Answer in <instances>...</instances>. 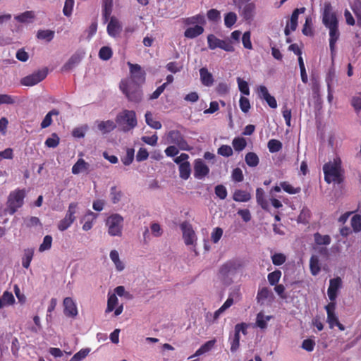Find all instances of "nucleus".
<instances>
[{
    "mask_svg": "<svg viewBox=\"0 0 361 361\" xmlns=\"http://www.w3.org/2000/svg\"><path fill=\"white\" fill-rule=\"evenodd\" d=\"M194 177L197 179L202 180L207 176L210 172V169L201 159H197L194 161Z\"/></svg>",
    "mask_w": 361,
    "mask_h": 361,
    "instance_id": "4468645a",
    "label": "nucleus"
},
{
    "mask_svg": "<svg viewBox=\"0 0 361 361\" xmlns=\"http://www.w3.org/2000/svg\"><path fill=\"white\" fill-rule=\"evenodd\" d=\"M34 256V248L28 247L24 250V254L22 258V265L27 269L30 266V262Z\"/></svg>",
    "mask_w": 361,
    "mask_h": 361,
    "instance_id": "c756f323",
    "label": "nucleus"
},
{
    "mask_svg": "<svg viewBox=\"0 0 361 361\" xmlns=\"http://www.w3.org/2000/svg\"><path fill=\"white\" fill-rule=\"evenodd\" d=\"M245 164L250 167H255L259 163V159L258 155L253 152H249L245 154Z\"/></svg>",
    "mask_w": 361,
    "mask_h": 361,
    "instance_id": "7c9ffc66",
    "label": "nucleus"
},
{
    "mask_svg": "<svg viewBox=\"0 0 361 361\" xmlns=\"http://www.w3.org/2000/svg\"><path fill=\"white\" fill-rule=\"evenodd\" d=\"M351 225L354 231H360L361 230V216H354L351 219Z\"/></svg>",
    "mask_w": 361,
    "mask_h": 361,
    "instance_id": "774afa93",
    "label": "nucleus"
},
{
    "mask_svg": "<svg viewBox=\"0 0 361 361\" xmlns=\"http://www.w3.org/2000/svg\"><path fill=\"white\" fill-rule=\"evenodd\" d=\"M16 102V97L8 94H0V105H13Z\"/></svg>",
    "mask_w": 361,
    "mask_h": 361,
    "instance_id": "603ef678",
    "label": "nucleus"
},
{
    "mask_svg": "<svg viewBox=\"0 0 361 361\" xmlns=\"http://www.w3.org/2000/svg\"><path fill=\"white\" fill-rule=\"evenodd\" d=\"M83 57L81 53H75L73 54L63 67V71H70L76 65L79 64Z\"/></svg>",
    "mask_w": 361,
    "mask_h": 361,
    "instance_id": "4be33fe9",
    "label": "nucleus"
},
{
    "mask_svg": "<svg viewBox=\"0 0 361 361\" xmlns=\"http://www.w3.org/2000/svg\"><path fill=\"white\" fill-rule=\"evenodd\" d=\"M271 295L267 287H263L258 290L257 295V302L263 305L264 301Z\"/></svg>",
    "mask_w": 361,
    "mask_h": 361,
    "instance_id": "37998d69",
    "label": "nucleus"
},
{
    "mask_svg": "<svg viewBox=\"0 0 361 361\" xmlns=\"http://www.w3.org/2000/svg\"><path fill=\"white\" fill-rule=\"evenodd\" d=\"M281 185L283 190L289 194L298 193L301 190L300 188H294L293 185L286 181L281 183Z\"/></svg>",
    "mask_w": 361,
    "mask_h": 361,
    "instance_id": "bf43d9fd",
    "label": "nucleus"
},
{
    "mask_svg": "<svg viewBox=\"0 0 361 361\" xmlns=\"http://www.w3.org/2000/svg\"><path fill=\"white\" fill-rule=\"evenodd\" d=\"M47 76V68L38 70L21 79V84L24 86H34L43 80Z\"/></svg>",
    "mask_w": 361,
    "mask_h": 361,
    "instance_id": "f8f14e48",
    "label": "nucleus"
},
{
    "mask_svg": "<svg viewBox=\"0 0 361 361\" xmlns=\"http://www.w3.org/2000/svg\"><path fill=\"white\" fill-rule=\"evenodd\" d=\"M221 39L216 37L215 35L210 34L207 37L208 47L210 50H214L219 48Z\"/></svg>",
    "mask_w": 361,
    "mask_h": 361,
    "instance_id": "8fccbe9b",
    "label": "nucleus"
},
{
    "mask_svg": "<svg viewBox=\"0 0 361 361\" xmlns=\"http://www.w3.org/2000/svg\"><path fill=\"white\" fill-rule=\"evenodd\" d=\"M282 273L279 269H276L274 271L269 273L267 276V280L270 285H276L280 280Z\"/></svg>",
    "mask_w": 361,
    "mask_h": 361,
    "instance_id": "09e8293b",
    "label": "nucleus"
},
{
    "mask_svg": "<svg viewBox=\"0 0 361 361\" xmlns=\"http://www.w3.org/2000/svg\"><path fill=\"white\" fill-rule=\"evenodd\" d=\"M237 20V15L234 12H228L225 15L224 23L228 28H231Z\"/></svg>",
    "mask_w": 361,
    "mask_h": 361,
    "instance_id": "864d4df0",
    "label": "nucleus"
},
{
    "mask_svg": "<svg viewBox=\"0 0 361 361\" xmlns=\"http://www.w3.org/2000/svg\"><path fill=\"white\" fill-rule=\"evenodd\" d=\"M113 0H102V18L107 22L112 13Z\"/></svg>",
    "mask_w": 361,
    "mask_h": 361,
    "instance_id": "b1692460",
    "label": "nucleus"
},
{
    "mask_svg": "<svg viewBox=\"0 0 361 361\" xmlns=\"http://www.w3.org/2000/svg\"><path fill=\"white\" fill-rule=\"evenodd\" d=\"M110 196L111 202L116 204L120 202L122 197V192L116 186H112L110 190Z\"/></svg>",
    "mask_w": 361,
    "mask_h": 361,
    "instance_id": "3c124183",
    "label": "nucleus"
},
{
    "mask_svg": "<svg viewBox=\"0 0 361 361\" xmlns=\"http://www.w3.org/2000/svg\"><path fill=\"white\" fill-rule=\"evenodd\" d=\"M116 122L120 126L126 125L123 127L124 131L133 129L137 125L136 113L133 110L125 109L116 116Z\"/></svg>",
    "mask_w": 361,
    "mask_h": 361,
    "instance_id": "39448f33",
    "label": "nucleus"
},
{
    "mask_svg": "<svg viewBox=\"0 0 361 361\" xmlns=\"http://www.w3.org/2000/svg\"><path fill=\"white\" fill-rule=\"evenodd\" d=\"M135 157V149L133 148H128L126 154L121 158V161L125 166H129L134 160Z\"/></svg>",
    "mask_w": 361,
    "mask_h": 361,
    "instance_id": "a18cd8bd",
    "label": "nucleus"
},
{
    "mask_svg": "<svg viewBox=\"0 0 361 361\" xmlns=\"http://www.w3.org/2000/svg\"><path fill=\"white\" fill-rule=\"evenodd\" d=\"M329 30V48L331 51V60L334 61L336 56V43L340 37L338 30V24L332 25L328 28Z\"/></svg>",
    "mask_w": 361,
    "mask_h": 361,
    "instance_id": "ddd939ff",
    "label": "nucleus"
},
{
    "mask_svg": "<svg viewBox=\"0 0 361 361\" xmlns=\"http://www.w3.org/2000/svg\"><path fill=\"white\" fill-rule=\"evenodd\" d=\"M118 302V299L116 294L109 295L107 300V306L105 310L106 313H109L114 311Z\"/></svg>",
    "mask_w": 361,
    "mask_h": 361,
    "instance_id": "79ce46f5",
    "label": "nucleus"
},
{
    "mask_svg": "<svg viewBox=\"0 0 361 361\" xmlns=\"http://www.w3.org/2000/svg\"><path fill=\"white\" fill-rule=\"evenodd\" d=\"M60 142V138L58 135L55 133H52L51 137H49L45 142L46 146L48 147L54 148L56 147Z\"/></svg>",
    "mask_w": 361,
    "mask_h": 361,
    "instance_id": "6e6d98bb",
    "label": "nucleus"
},
{
    "mask_svg": "<svg viewBox=\"0 0 361 361\" xmlns=\"http://www.w3.org/2000/svg\"><path fill=\"white\" fill-rule=\"evenodd\" d=\"M202 25H195L193 27L188 28L185 32L184 36L187 38L193 39L204 32Z\"/></svg>",
    "mask_w": 361,
    "mask_h": 361,
    "instance_id": "cd10ccee",
    "label": "nucleus"
},
{
    "mask_svg": "<svg viewBox=\"0 0 361 361\" xmlns=\"http://www.w3.org/2000/svg\"><path fill=\"white\" fill-rule=\"evenodd\" d=\"M64 314L71 318H75L78 314V307L75 301L70 297L63 300Z\"/></svg>",
    "mask_w": 361,
    "mask_h": 361,
    "instance_id": "2eb2a0df",
    "label": "nucleus"
},
{
    "mask_svg": "<svg viewBox=\"0 0 361 361\" xmlns=\"http://www.w3.org/2000/svg\"><path fill=\"white\" fill-rule=\"evenodd\" d=\"M342 281L340 277L332 279L329 281V286L327 290L329 298L334 302L338 296V290L341 288Z\"/></svg>",
    "mask_w": 361,
    "mask_h": 361,
    "instance_id": "f3484780",
    "label": "nucleus"
},
{
    "mask_svg": "<svg viewBox=\"0 0 361 361\" xmlns=\"http://www.w3.org/2000/svg\"><path fill=\"white\" fill-rule=\"evenodd\" d=\"M25 197V191L24 190L18 189L12 191L8 195L5 214L13 215L18 209L23 205Z\"/></svg>",
    "mask_w": 361,
    "mask_h": 361,
    "instance_id": "20e7f679",
    "label": "nucleus"
},
{
    "mask_svg": "<svg viewBox=\"0 0 361 361\" xmlns=\"http://www.w3.org/2000/svg\"><path fill=\"white\" fill-rule=\"evenodd\" d=\"M112 55V50L108 47H102L99 52V56L102 60H108L111 58Z\"/></svg>",
    "mask_w": 361,
    "mask_h": 361,
    "instance_id": "13d9d810",
    "label": "nucleus"
},
{
    "mask_svg": "<svg viewBox=\"0 0 361 361\" xmlns=\"http://www.w3.org/2000/svg\"><path fill=\"white\" fill-rule=\"evenodd\" d=\"M99 131L103 133H108L116 129V124L113 121H101L97 126Z\"/></svg>",
    "mask_w": 361,
    "mask_h": 361,
    "instance_id": "c85d7f7f",
    "label": "nucleus"
},
{
    "mask_svg": "<svg viewBox=\"0 0 361 361\" xmlns=\"http://www.w3.org/2000/svg\"><path fill=\"white\" fill-rule=\"evenodd\" d=\"M145 116V122L149 126L157 130L161 128V123L154 120L153 115L151 111H147Z\"/></svg>",
    "mask_w": 361,
    "mask_h": 361,
    "instance_id": "c03bdc74",
    "label": "nucleus"
},
{
    "mask_svg": "<svg viewBox=\"0 0 361 361\" xmlns=\"http://www.w3.org/2000/svg\"><path fill=\"white\" fill-rule=\"evenodd\" d=\"M183 23L185 25H200V26H203L206 23L205 16L203 14H197L195 16L185 18L183 19Z\"/></svg>",
    "mask_w": 361,
    "mask_h": 361,
    "instance_id": "393cba45",
    "label": "nucleus"
},
{
    "mask_svg": "<svg viewBox=\"0 0 361 361\" xmlns=\"http://www.w3.org/2000/svg\"><path fill=\"white\" fill-rule=\"evenodd\" d=\"M305 11V8H296L293 11L289 22L287 23V24H289L290 28L292 31H295L297 29L298 16L300 13H303Z\"/></svg>",
    "mask_w": 361,
    "mask_h": 361,
    "instance_id": "a878e982",
    "label": "nucleus"
},
{
    "mask_svg": "<svg viewBox=\"0 0 361 361\" xmlns=\"http://www.w3.org/2000/svg\"><path fill=\"white\" fill-rule=\"evenodd\" d=\"M256 5L253 2H247L242 10L241 16L247 21L253 20L255 15Z\"/></svg>",
    "mask_w": 361,
    "mask_h": 361,
    "instance_id": "6ab92c4d",
    "label": "nucleus"
},
{
    "mask_svg": "<svg viewBox=\"0 0 361 361\" xmlns=\"http://www.w3.org/2000/svg\"><path fill=\"white\" fill-rule=\"evenodd\" d=\"M89 164L85 162L84 159H80L72 167V173L73 174H78L83 171L89 169Z\"/></svg>",
    "mask_w": 361,
    "mask_h": 361,
    "instance_id": "2f4dec72",
    "label": "nucleus"
},
{
    "mask_svg": "<svg viewBox=\"0 0 361 361\" xmlns=\"http://www.w3.org/2000/svg\"><path fill=\"white\" fill-rule=\"evenodd\" d=\"M90 353V349L85 348L80 350L79 352L76 353L69 361H81L83 360Z\"/></svg>",
    "mask_w": 361,
    "mask_h": 361,
    "instance_id": "680f3d73",
    "label": "nucleus"
},
{
    "mask_svg": "<svg viewBox=\"0 0 361 361\" xmlns=\"http://www.w3.org/2000/svg\"><path fill=\"white\" fill-rule=\"evenodd\" d=\"M123 219L120 214L111 215L106 220L108 233L111 236H121L122 234Z\"/></svg>",
    "mask_w": 361,
    "mask_h": 361,
    "instance_id": "423d86ee",
    "label": "nucleus"
},
{
    "mask_svg": "<svg viewBox=\"0 0 361 361\" xmlns=\"http://www.w3.org/2000/svg\"><path fill=\"white\" fill-rule=\"evenodd\" d=\"M180 228L183 231V238L185 243L188 245H193L195 240V234L192 226L187 222H183L180 224Z\"/></svg>",
    "mask_w": 361,
    "mask_h": 361,
    "instance_id": "dca6fc26",
    "label": "nucleus"
},
{
    "mask_svg": "<svg viewBox=\"0 0 361 361\" xmlns=\"http://www.w3.org/2000/svg\"><path fill=\"white\" fill-rule=\"evenodd\" d=\"M310 268L311 274L313 276H317L319 274L320 267H319V259L317 256L313 255L311 257L310 260Z\"/></svg>",
    "mask_w": 361,
    "mask_h": 361,
    "instance_id": "58836bf2",
    "label": "nucleus"
},
{
    "mask_svg": "<svg viewBox=\"0 0 361 361\" xmlns=\"http://www.w3.org/2000/svg\"><path fill=\"white\" fill-rule=\"evenodd\" d=\"M179 176L183 180H188L191 174V165L189 161L180 164L178 166Z\"/></svg>",
    "mask_w": 361,
    "mask_h": 361,
    "instance_id": "bb28decb",
    "label": "nucleus"
},
{
    "mask_svg": "<svg viewBox=\"0 0 361 361\" xmlns=\"http://www.w3.org/2000/svg\"><path fill=\"white\" fill-rule=\"evenodd\" d=\"M256 199L257 203L261 205L263 209H266L267 207V202L264 197V191L262 188H257L256 190Z\"/></svg>",
    "mask_w": 361,
    "mask_h": 361,
    "instance_id": "49530a36",
    "label": "nucleus"
},
{
    "mask_svg": "<svg viewBox=\"0 0 361 361\" xmlns=\"http://www.w3.org/2000/svg\"><path fill=\"white\" fill-rule=\"evenodd\" d=\"M201 82L206 87H211L214 82V78L212 73L207 68H202L200 70Z\"/></svg>",
    "mask_w": 361,
    "mask_h": 361,
    "instance_id": "5701e85b",
    "label": "nucleus"
},
{
    "mask_svg": "<svg viewBox=\"0 0 361 361\" xmlns=\"http://www.w3.org/2000/svg\"><path fill=\"white\" fill-rule=\"evenodd\" d=\"M245 267L244 262L240 259H231L224 263L219 269V275L224 280L233 276L242 271Z\"/></svg>",
    "mask_w": 361,
    "mask_h": 361,
    "instance_id": "7ed1b4c3",
    "label": "nucleus"
},
{
    "mask_svg": "<svg viewBox=\"0 0 361 361\" xmlns=\"http://www.w3.org/2000/svg\"><path fill=\"white\" fill-rule=\"evenodd\" d=\"M52 243V238L51 235H46L44 238L42 243L39 245V252H45L51 248Z\"/></svg>",
    "mask_w": 361,
    "mask_h": 361,
    "instance_id": "052dcab7",
    "label": "nucleus"
},
{
    "mask_svg": "<svg viewBox=\"0 0 361 361\" xmlns=\"http://www.w3.org/2000/svg\"><path fill=\"white\" fill-rule=\"evenodd\" d=\"M119 89L128 102L140 104L143 99L142 86L131 80L122 78L120 80Z\"/></svg>",
    "mask_w": 361,
    "mask_h": 361,
    "instance_id": "f03ea898",
    "label": "nucleus"
},
{
    "mask_svg": "<svg viewBox=\"0 0 361 361\" xmlns=\"http://www.w3.org/2000/svg\"><path fill=\"white\" fill-rule=\"evenodd\" d=\"M250 36H251L250 32L247 31L243 35V37H242V42H243V47L248 50L252 49V42L250 40Z\"/></svg>",
    "mask_w": 361,
    "mask_h": 361,
    "instance_id": "e2e57ef3",
    "label": "nucleus"
},
{
    "mask_svg": "<svg viewBox=\"0 0 361 361\" xmlns=\"http://www.w3.org/2000/svg\"><path fill=\"white\" fill-rule=\"evenodd\" d=\"M59 114V111L56 109L49 111L44 118L42 122L41 123V128H47L49 126H50L52 123V116H58Z\"/></svg>",
    "mask_w": 361,
    "mask_h": 361,
    "instance_id": "72a5a7b5",
    "label": "nucleus"
},
{
    "mask_svg": "<svg viewBox=\"0 0 361 361\" xmlns=\"http://www.w3.org/2000/svg\"><path fill=\"white\" fill-rule=\"evenodd\" d=\"M237 82L238 85L239 90L245 95L250 94V90L248 85L246 82V80H244L240 77L237 78Z\"/></svg>",
    "mask_w": 361,
    "mask_h": 361,
    "instance_id": "4d7b16f0",
    "label": "nucleus"
},
{
    "mask_svg": "<svg viewBox=\"0 0 361 361\" xmlns=\"http://www.w3.org/2000/svg\"><path fill=\"white\" fill-rule=\"evenodd\" d=\"M128 66L130 70L129 76L123 78V79L131 80L132 82H135L140 86L144 85L146 80L145 71L138 64H133L131 62H128Z\"/></svg>",
    "mask_w": 361,
    "mask_h": 361,
    "instance_id": "0eeeda50",
    "label": "nucleus"
},
{
    "mask_svg": "<svg viewBox=\"0 0 361 361\" xmlns=\"http://www.w3.org/2000/svg\"><path fill=\"white\" fill-rule=\"evenodd\" d=\"M351 9L357 18V23L361 26V1L355 0L351 5Z\"/></svg>",
    "mask_w": 361,
    "mask_h": 361,
    "instance_id": "e433bc0d",
    "label": "nucleus"
},
{
    "mask_svg": "<svg viewBox=\"0 0 361 361\" xmlns=\"http://www.w3.org/2000/svg\"><path fill=\"white\" fill-rule=\"evenodd\" d=\"M214 192L216 197L221 200H225L228 195V190L224 185H217L214 188Z\"/></svg>",
    "mask_w": 361,
    "mask_h": 361,
    "instance_id": "5fc2aeb1",
    "label": "nucleus"
},
{
    "mask_svg": "<svg viewBox=\"0 0 361 361\" xmlns=\"http://www.w3.org/2000/svg\"><path fill=\"white\" fill-rule=\"evenodd\" d=\"M1 300L4 305H10L15 302V299L13 295H12V293L8 291H6L4 293Z\"/></svg>",
    "mask_w": 361,
    "mask_h": 361,
    "instance_id": "69168bd1",
    "label": "nucleus"
},
{
    "mask_svg": "<svg viewBox=\"0 0 361 361\" xmlns=\"http://www.w3.org/2000/svg\"><path fill=\"white\" fill-rule=\"evenodd\" d=\"M207 18L210 21L216 22L221 18V13L216 9H210L207 12Z\"/></svg>",
    "mask_w": 361,
    "mask_h": 361,
    "instance_id": "338daca9",
    "label": "nucleus"
},
{
    "mask_svg": "<svg viewBox=\"0 0 361 361\" xmlns=\"http://www.w3.org/2000/svg\"><path fill=\"white\" fill-rule=\"evenodd\" d=\"M325 310L327 313V322L329 324L330 328L333 329L335 326V324L338 320L335 313L336 303L331 302L325 306Z\"/></svg>",
    "mask_w": 361,
    "mask_h": 361,
    "instance_id": "a211bd4d",
    "label": "nucleus"
},
{
    "mask_svg": "<svg viewBox=\"0 0 361 361\" xmlns=\"http://www.w3.org/2000/svg\"><path fill=\"white\" fill-rule=\"evenodd\" d=\"M322 23L326 28L338 24L337 15L333 11V7L330 2H325L324 4Z\"/></svg>",
    "mask_w": 361,
    "mask_h": 361,
    "instance_id": "9d476101",
    "label": "nucleus"
},
{
    "mask_svg": "<svg viewBox=\"0 0 361 361\" xmlns=\"http://www.w3.org/2000/svg\"><path fill=\"white\" fill-rule=\"evenodd\" d=\"M54 37V32L49 30H39L37 33V37L40 39H45L50 42Z\"/></svg>",
    "mask_w": 361,
    "mask_h": 361,
    "instance_id": "de8ad7c7",
    "label": "nucleus"
},
{
    "mask_svg": "<svg viewBox=\"0 0 361 361\" xmlns=\"http://www.w3.org/2000/svg\"><path fill=\"white\" fill-rule=\"evenodd\" d=\"M311 216L312 213L310 209L307 207H303L302 210H300V215L298 218V221L303 224H307L309 223Z\"/></svg>",
    "mask_w": 361,
    "mask_h": 361,
    "instance_id": "473e14b6",
    "label": "nucleus"
},
{
    "mask_svg": "<svg viewBox=\"0 0 361 361\" xmlns=\"http://www.w3.org/2000/svg\"><path fill=\"white\" fill-rule=\"evenodd\" d=\"M78 205V204L77 202H71L68 204L66 215L58 223L57 227L59 230L61 231L67 230L75 221V214H76Z\"/></svg>",
    "mask_w": 361,
    "mask_h": 361,
    "instance_id": "6e6552de",
    "label": "nucleus"
},
{
    "mask_svg": "<svg viewBox=\"0 0 361 361\" xmlns=\"http://www.w3.org/2000/svg\"><path fill=\"white\" fill-rule=\"evenodd\" d=\"M121 27L119 20L114 17H111L107 25V33L111 37H116L121 32Z\"/></svg>",
    "mask_w": 361,
    "mask_h": 361,
    "instance_id": "aec40b11",
    "label": "nucleus"
},
{
    "mask_svg": "<svg viewBox=\"0 0 361 361\" xmlns=\"http://www.w3.org/2000/svg\"><path fill=\"white\" fill-rule=\"evenodd\" d=\"M167 139L170 143L176 145L181 150L189 151L191 149L184 136L179 130H173L169 131Z\"/></svg>",
    "mask_w": 361,
    "mask_h": 361,
    "instance_id": "9b49d317",
    "label": "nucleus"
},
{
    "mask_svg": "<svg viewBox=\"0 0 361 361\" xmlns=\"http://www.w3.org/2000/svg\"><path fill=\"white\" fill-rule=\"evenodd\" d=\"M314 239L316 244L319 245H328L331 242V238L329 235H322L319 233L314 234Z\"/></svg>",
    "mask_w": 361,
    "mask_h": 361,
    "instance_id": "ea45409f",
    "label": "nucleus"
},
{
    "mask_svg": "<svg viewBox=\"0 0 361 361\" xmlns=\"http://www.w3.org/2000/svg\"><path fill=\"white\" fill-rule=\"evenodd\" d=\"M34 18L35 14L33 11H25L14 16V19L20 23H30Z\"/></svg>",
    "mask_w": 361,
    "mask_h": 361,
    "instance_id": "c9c22d12",
    "label": "nucleus"
},
{
    "mask_svg": "<svg viewBox=\"0 0 361 361\" xmlns=\"http://www.w3.org/2000/svg\"><path fill=\"white\" fill-rule=\"evenodd\" d=\"M247 143L243 137H235L232 141V146L237 152H240L244 149Z\"/></svg>",
    "mask_w": 361,
    "mask_h": 361,
    "instance_id": "4c0bfd02",
    "label": "nucleus"
},
{
    "mask_svg": "<svg viewBox=\"0 0 361 361\" xmlns=\"http://www.w3.org/2000/svg\"><path fill=\"white\" fill-rule=\"evenodd\" d=\"M324 178L326 183L340 184L344 179V170L339 159H335L333 161H329L322 166Z\"/></svg>",
    "mask_w": 361,
    "mask_h": 361,
    "instance_id": "f257e3e1",
    "label": "nucleus"
},
{
    "mask_svg": "<svg viewBox=\"0 0 361 361\" xmlns=\"http://www.w3.org/2000/svg\"><path fill=\"white\" fill-rule=\"evenodd\" d=\"M232 199L237 202H247L251 200V195L247 190L237 189L233 192Z\"/></svg>",
    "mask_w": 361,
    "mask_h": 361,
    "instance_id": "412c9836",
    "label": "nucleus"
},
{
    "mask_svg": "<svg viewBox=\"0 0 361 361\" xmlns=\"http://www.w3.org/2000/svg\"><path fill=\"white\" fill-rule=\"evenodd\" d=\"M267 148L271 153L278 152L283 148V144L281 141L273 138L267 142Z\"/></svg>",
    "mask_w": 361,
    "mask_h": 361,
    "instance_id": "a19ab883",
    "label": "nucleus"
},
{
    "mask_svg": "<svg viewBox=\"0 0 361 361\" xmlns=\"http://www.w3.org/2000/svg\"><path fill=\"white\" fill-rule=\"evenodd\" d=\"M240 332L244 335L247 334V324L242 322L235 325L234 335L232 338H229L230 350L232 353L236 352L240 347Z\"/></svg>",
    "mask_w": 361,
    "mask_h": 361,
    "instance_id": "1a4fd4ad",
    "label": "nucleus"
},
{
    "mask_svg": "<svg viewBox=\"0 0 361 361\" xmlns=\"http://www.w3.org/2000/svg\"><path fill=\"white\" fill-rule=\"evenodd\" d=\"M216 340L212 339L202 344L199 349L195 352L194 356H199L212 350L215 344Z\"/></svg>",
    "mask_w": 361,
    "mask_h": 361,
    "instance_id": "f704fd0d",
    "label": "nucleus"
},
{
    "mask_svg": "<svg viewBox=\"0 0 361 361\" xmlns=\"http://www.w3.org/2000/svg\"><path fill=\"white\" fill-rule=\"evenodd\" d=\"M239 105L241 111L244 113H247L250 109V102L247 97L241 96L239 100Z\"/></svg>",
    "mask_w": 361,
    "mask_h": 361,
    "instance_id": "0e129e2a",
    "label": "nucleus"
}]
</instances>
